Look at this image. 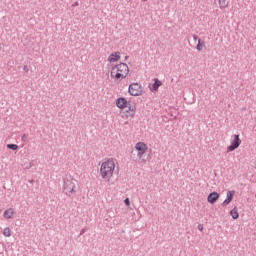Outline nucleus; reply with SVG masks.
<instances>
[{
	"mask_svg": "<svg viewBox=\"0 0 256 256\" xmlns=\"http://www.w3.org/2000/svg\"><path fill=\"white\" fill-rule=\"evenodd\" d=\"M115 171V162L113 159H108L107 161L103 162L100 167V175L102 179L105 181H110L113 177V172Z\"/></svg>",
	"mask_w": 256,
	"mask_h": 256,
	"instance_id": "obj_1",
	"label": "nucleus"
},
{
	"mask_svg": "<svg viewBox=\"0 0 256 256\" xmlns=\"http://www.w3.org/2000/svg\"><path fill=\"white\" fill-rule=\"evenodd\" d=\"M63 191L66 195H69L70 193H75V187L77 185V180L68 177V178H64L63 180Z\"/></svg>",
	"mask_w": 256,
	"mask_h": 256,
	"instance_id": "obj_2",
	"label": "nucleus"
},
{
	"mask_svg": "<svg viewBox=\"0 0 256 256\" xmlns=\"http://www.w3.org/2000/svg\"><path fill=\"white\" fill-rule=\"evenodd\" d=\"M128 93H130L132 97H139V95H142L143 93V88L139 83H132L128 87Z\"/></svg>",
	"mask_w": 256,
	"mask_h": 256,
	"instance_id": "obj_3",
	"label": "nucleus"
},
{
	"mask_svg": "<svg viewBox=\"0 0 256 256\" xmlns=\"http://www.w3.org/2000/svg\"><path fill=\"white\" fill-rule=\"evenodd\" d=\"M112 71H117L118 73H122L127 77V75H129V66L126 63H120L112 66Z\"/></svg>",
	"mask_w": 256,
	"mask_h": 256,
	"instance_id": "obj_4",
	"label": "nucleus"
},
{
	"mask_svg": "<svg viewBox=\"0 0 256 256\" xmlns=\"http://www.w3.org/2000/svg\"><path fill=\"white\" fill-rule=\"evenodd\" d=\"M234 139L231 141L230 146L227 147V151H235V149H239V145H241V138H239V134L233 135Z\"/></svg>",
	"mask_w": 256,
	"mask_h": 256,
	"instance_id": "obj_5",
	"label": "nucleus"
},
{
	"mask_svg": "<svg viewBox=\"0 0 256 256\" xmlns=\"http://www.w3.org/2000/svg\"><path fill=\"white\" fill-rule=\"evenodd\" d=\"M135 149L136 151H138V154H137L138 159H142L143 154L147 153V144H145V142H138L135 145Z\"/></svg>",
	"mask_w": 256,
	"mask_h": 256,
	"instance_id": "obj_6",
	"label": "nucleus"
},
{
	"mask_svg": "<svg viewBox=\"0 0 256 256\" xmlns=\"http://www.w3.org/2000/svg\"><path fill=\"white\" fill-rule=\"evenodd\" d=\"M129 101H127V98L125 97H120L116 100V107H118V109H127V107H129Z\"/></svg>",
	"mask_w": 256,
	"mask_h": 256,
	"instance_id": "obj_7",
	"label": "nucleus"
},
{
	"mask_svg": "<svg viewBox=\"0 0 256 256\" xmlns=\"http://www.w3.org/2000/svg\"><path fill=\"white\" fill-rule=\"evenodd\" d=\"M126 117H135V113L137 111V106H135V104H131V102H129L128 106L126 107Z\"/></svg>",
	"mask_w": 256,
	"mask_h": 256,
	"instance_id": "obj_8",
	"label": "nucleus"
},
{
	"mask_svg": "<svg viewBox=\"0 0 256 256\" xmlns=\"http://www.w3.org/2000/svg\"><path fill=\"white\" fill-rule=\"evenodd\" d=\"M233 197H235V191H227L226 193V199L223 201L222 205L223 207H226V205H229L233 201Z\"/></svg>",
	"mask_w": 256,
	"mask_h": 256,
	"instance_id": "obj_9",
	"label": "nucleus"
},
{
	"mask_svg": "<svg viewBox=\"0 0 256 256\" xmlns=\"http://www.w3.org/2000/svg\"><path fill=\"white\" fill-rule=\"evenodd\" d=\"M218 199H219V193L218 192H211L207 197V201H208V203H211V205L217 203Z\"/></svg>",
	"mask_w": 256,
	"mask_h": 256,
	"instance_id": "obj_10",
	"label": "nucleus"
},
{
	"mask_svg": "<svg viewBox=\"0 0 256 256\" xmlns=\"http://www.w3.org/2000/svg\"><path fill=\"white\" fill-rule=\"evenodd\" d=\"M163 85V82L158 78H154V83L152 84V91H159V88Z\"/></svg>",
	"mask_w": 256,
	"mask_h": 256,
	"instance_id": "obj_11",
	"label": "nucleus"
},
{
	"mask_svg": "<svg viewBox=\"0 0 256 256\" xmlns=\"http://www.w3.org/2000/svg\"><path fill=\"white\" fill-rule=\"evenodd\" d=\"M13 215H15V211L13 208H9L4 211L3 217L4 219H13Z\"/></svg>",
	"mask_w": 256,
	"mask_h": 256,
	"instance_id": "obj_12",
	"label": "nucleus"
},
{
	"mask_svg": "<svg viewBox=\"0 0 256 256\" xmlns=\"http://www.w3.org/2000/svg\"><path fill=\"white\" fill-rule=\"evenodd\" d=\"M119 59H121V56L117 52L116 53H112L108 57L109 63H115V62L119 61Z\"/></svg>",
	"mask_w": 256,
	"mask_h": 256,
	"instance_id": "obj_13",
	"label": "nucleus"
},
{
	"mask_svg": "<svg viewBox=\"0 0 256 256\" xmlns=\"http://www.w3.org/2000/svg\"><path fill=\"white\" fill-rule=\"evenodd\" d=\"M230 215L232 217V219H239V212L237 210V207H234L231 211H230Z\"/></svg>",
	"mask_w": 256,
	"mask_h": 256,
	"instance_id": "obj_14",
	"label": "nucleus"
},
{
	"mask_svg": "<svg viewBox=\"0 0 256 256\" xmlns=\"http://www.w3.org/2000/svg\"><path fill=\"white\" fill-rule=\"evenodd\" d=\"M203 47H205V41L199 38L196 46L197 51H203Z\"/></svg>",
	"mask_w": 256,
	"mask_h": 256,
	"instance_id": "obj_15",
	"label": "nucleus"
},
{
	"mask_svg": "<svg viewBox=\"0 0 256 256\" xmlns=\"http://www.w3.org/2000/svg\"><path fill=\"white\" fill-rule=\"evenodd\" d=\"M127 78V74H123L121 72H117L114 76V79H118L119 81H123V79Z\"/></svg>",
	"mask_w": 256,
	"mask_h": 256,
	"instance_id": "obj_16",
	"label": "nucleus"
},
{
	"mask_svg": "<svg viewBox=\"0 0 256 256\" xmlns=\"http://www.w3.org/2000/svg\"><path fill=\"white\" fill-rule=\"evenodd\" d=\"M219 7L220 9H225L229 7V2H227V0H219Z\"/></svg>",
	"mask_w": 256,
	"mask_h": 256,
	"instance_id": "obj_17",
	"label": "nucleus"
},
{
	"mask_svg": "<svg viewBox=\"0 0 256 256\" xmlns=\"http://www.w3.org/2000/svg\"><path fill=\"white\" fill-rule=\"evenodd\" d=\"M3 235L4 237H11V228L10 227L4 228Z\"/></svg>",
	"mask_w": 256,
	"mask_h": 256,
	"instance_id": "obj_18",
	"label": "nucleus"
},
{
	"mask_svg": "<svg viewBox=\"0 0 256 256\" xmlns=\"http://www.w3.org/2000/svg\"><path fill=\"white\" fill-rule=\"evenodd\" d=\"M7 149H11V151H17L19 149V146L17 144H7Z\"/></svg>",
	"mask_w": 256,
	"mask_h": 256,
	"instance_id": "obj_19",
	"label": "nucleus"
},
{
	"mask_svg": "<svg viewBox=\"0 0 256 256\" xmlns=\"http://www.w3.org/2000/svg\"><path fill=\"white\" fill-rule=\"evenodd\" d=\"M22 141H23L24 143H27L28 138H27V135H26V134H23V136H22Z\"/></svg>",
	"mask_w": 256,
	"mask_h": 256,
	"instance_id": "obj_20",
	"label": "nucleus"
},
{
	"mask_svg": "<svg viewBox=\"0 0 256 256\" xmlns=\"http://www.w3.org/2000/svg\"><path fill=\"white\" fill-rule=\"evenodd\" d=\"M23 71H24V73H29V66L25 65L23 67Z\"/></svg>",
	"mask_w": 256,
	"mask_h": 256,
	"instance_id": "obj_21",
	"label": "nucleus"
},
{
	"mask_svg": "<svg viewBox=\"0 0 256 256\" xmlns=\"http://www.w3.org/2000/svg\"><path fill=\"white\" fill-rule=\"evenodd\" d=\"M110 77L112 79H115V70H111Z\"/></svg>",
	"mask_w": 256,
	"mask_h": 256,
	"instance_id": "obj_22",
	"label": "nucleus"
},
{
	"mask_svg": "<svg viewBox=\"0 0 256 256\" xmlns=\"http://www.w3.org/2000/svg\"><path fill=\"white\" fill-rule=\"evenodd\" d=\"M124 203H125V205H131V202L129 201V198H126V199L124 200Z\"/></svg>",
	"mask_w": 256,
	"mask_h": 256,
	"instance_id": "obj_23",
	"label": "nucleus"
},
{
	"mask_svg": "<svg viewBox=\"0 0 256 256\" xmlns=\"http://www.w3.org/2000/svg\"><path fill=\"white\" fill-rule=\"evenodd\" d=\"M198 231H203V224L198 225Z\"/></svg>",
	"mask_w": 256,
	"mask_h": 256,
	"instance_id": "obj_24",
	"label": "nucleus"
},
{
	"mask_svg": "<svg viewBox=\"0 0 256 256\" xmlns=\"http://www.w3.org/2000/svg\"><path fill=\"white\" fill-rule=\"evenodd\" d=\"M72 7H79V2H74V3L72 4Z\"/></svg>",
	"mask_w": 256,
	"mask_h": 256,
	"instance_id": "obj_25",
	"label": "nucleus"
},
{
	"mask_svg": "<svg viewBox=\"0 0 256 256\" xmlns=\"http://www.w3.org/2000/svg\"><path fill=\"white\" fill-rule=\"evenodd\" d=\"M193 39H194V41H197V39H199V36L193 35Z\"/></svg>",
	"mask_w": 256,
	"mask_h": 256,
	"instance_id": "obj_26",
	"label": "nucleus"
},
{
	"mask_svg": "<svg viewBox=\"0 0 256 256\" xmlns=\"http://www.w3.org/2000/svg\"><path fill=\"white\" fill-rule=\"evenodd\" d=\"M83 233H85V229H82V230L80 231V235H83Z\"/></svg>",
	"mask_w": 256,
	"mask_h": 256,
	"instance_id": "obj_27",
	"label": "nucleus"
},
{
	"mask_svg": "<svg viewBox=\"0 0 256 256\" xmlns=\"http://www.w3.org/2000/svg\"><path fill=\"white\" fill-rule=\"evenodd\" d=\"M125 59H129V56H126Z\"/></svg>",
	"mask_w": 256,
	"mask_h": 256,
	"instance_id": "obj_28",
	"label": "nucleus"
}]
</instances>
